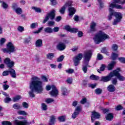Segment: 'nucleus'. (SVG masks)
<instances>
[{
  "label": "nucleus",
  "mask_w": 125,
  "mask_h": 125,
  "mask_svg": "<svg viewBox=\"0 0 125 125\" xmlns=\"http://www.w3.org/2000/svg\"><path fill=\"white\" fill-rule=\"evenodd\" d=\"M29 88L31 90L28 92L30 97L34 98L35 95L34 94V92L36 93H42L43 88L42 87V82L41 81V79L39 77L34 76L32 78V81L30 83Z\"/></svg>",
  "instance_id": "nucleus-1"
},
{
  "label": "nucleus",
  "mask_w": 125,
  "mask_h": 125,
  "mask_svg": "<svg viewBox=\"0 0 125 125\" xmlns=\"http://www.w3.org/2000/svg\"><path fill=\"white\" fill-rule=\"evenodd\" d=\"M83 56L84 60L82 65V70L84 74H86L87 73V67H90V66L88 65V64L92 56V52L90 50L84 52Z\"/></svg>",
  "instance_id": "nucleus-2"
},
{
  "label": "nucleus",
  "mask_w": 125,
  "mask_h": 125,
  "mask_svg": "<svg viewBox=\"0 0 125 125\" xmlns=\"http://www.w3.org/2000/svg\"><path fill=\"white\" fill-rule=\"evenodd\" d=\"M106 39H109V36L102 31H100L95 35L94 41L96 44H99L100 42H104Z\"/></svg>",
  "instance_id": "nucleus-3"
},
{
  "label": "nucleus",
  "mask_w": 125,
  "mask_h": 125,
  "mask_svg": "<svg viewBox=\"0 0 125 125\" xmlns=\"http://www.w3.org/2000/svg\"><path fill=\"white\" fill-rule=\"evenodd\" d=\"M1 50L4 53H8L9 54H10L15 51V47L12 42H9L7 44V48H2L1 49Z\"/></svg>",
  "instance_id": "nucleus-4"
},
{
  "label": "nucleus",
  "mask_w": 125,
  "mask_h": 125,
  "mask_svg": "<svg viewBox=\"0 0 125 125\" xmlns=\"http://www.w3.org/2000/svg\"><path fill=\"white\" fill-rule=\"evenodd\" d=\"M55 10H53L50 12L48 13L42 21L43 24H45V22L48 21L49 19L53 20L55 18Z\"/></svg>",
  "instance_id": "nucleus-5"
},
{
  "label": "nucleus",
  "mask_w": 125,
  "mask_h": 125,
  "mask_svg": "<svg viewBox=\"0 0 125 125\" xmlns=\"http://www.w3.org/2000/svg\"><path fill=\"white\" fill-rule=\"evenodd\" d=\"M120 72H121V69L120 68L113 70L112 71L113 76V77H116L120 82H124V81H125V77L121 75Z\"/></svg>",
  "instance_id": "nucleus-6"
},
{
  "label": "nucleus",
  "mask_w": 125,
  "mask_h": 125,
  "mask_svg": "<svg viewBox=\"0 0 125 125\" xmlns=\"http://www.w3.org/2000/svg\"><path fill=\"white\" fill-rule=\"evenodd\" d=\"M114 16L115 17V19L114 20V21L112 23L113 25H118V23H120L123 19V14L120 12H115L114 13Z\"/></svg>",
  "instance_id": "nucleus-7"
},
{
  "label": "nucleus",
  "mask_w": 125,
  "mask_h": 125,
  "mask_svg": "<svg viewBox=\"0 0 125 125\" xmlns=\"http://www.w3.org/2000/svg\"><path fill=\"white\" fill-rule=\"evenodd\" d=\"M52 90L50 92L49 94L53 97H57V96L59 95V91H58V89H57L56 86L54 85H52Z\"/></svg>",
  "instance_id": "nucleus-8"
},
{
  "label": "nucleus",
  "mask_w": 125,
  "mask_h": 125,
  "mask_svg": "<svg viewBox=\"0 0 125 125\" xmlns=\"http://www.w3.org/2000/svg\"><path fill=\"white\" fill-rule=\"evenodd\" d=\"M83 59V54L80 53L75 56L73 59L74 66H78L80 64V61Z\"/></svg>",
  "instance_id": "nucleus-9"
},
{
  "label": "nucleus",
  "mask_w": 125,
  "mask_h": 125,
  "mask_svg": "<svg viewBox=\"0 0 125 125\" xmlns=\"http://www.w3.org/2000/svg\"><path fill=\"white\" fill-rule=\"evenodd\" d=\"M114 77L113 75V71L111 72L107 76H102L101 77V81L104 82V83H107V82H109L111 81V79Z\"/></svg>",
  "instance_id": "nucleus-10"
},
{
  "label": "nucleus",
  "mask_w": 125,
  "mask_h": 125,
  "mask_svg": "<svg viewBox=\"0 0 125 125\" xmlns=\"http://www.w3.org/2000/svg\"><path fill=\"white\" fill-rule=\"evenodd\" d=\"M4 62L6 65H7V67L8 68H12L13 66H14V62L13 61H11L10 59L7 58H6Z\"/></svg>",
  "instance_id": "nucleus-11"
},
{
  "label": "nucleus",
  "mask_w": 125,
  "mask_h": 125,
  "mask_svg": "<svg viewBox=\"0 0 125 125\" xmlns=\"http://www.w3.org/2000/svg\"><path fill=\"white\" fill-rule=\"evenodd\" d=\"M82 111V107L79 106L76 107L75 109V110L73 114L72 115V119H76L77 117H78V115L79 114H80V112Z\"/></svg>",
  "instance_id": "nucleus-12"
},
{
  "label": "nucleus",
  "mask_w": 125,
  "mask_h": 125,
  "mask_svg": "<svg viewBox=\"0 0 125 125\" xmlns=\"http://www.w3.org/2000/svg\"><path fill=\"white\" fill-rule=\"evenodd\" d=\"M66 48V44L62 42H59L57 45V49L60 51H63Z\"/></svg>",
  "instance_id": "nucleus-13"
},
{
  "label": "nucleus",
  "mask_w": 125,
  "mask_h": 125,
  "mask_svg": "<svg viewBox=\"0 0 125 125\" xmlns=\"http://www.w3.org/2000/svg\"><path fill=\"white\" fill-rule=\"evenodd\" d=\"M100 118V114L95 111H93L91 114V121L92 123L94 122L95 119H99Z\"/></svg>",
  "instance_id": "nucleus-14"
},
{
  "label": "nucleus",
  "mask_w": 125,
  "mask_h": 125,
  "mask_svg": "<svg viewBox=\"0 0 125 125\" xmlns=\"http://www.w3.org/2000/svg\"><path fill=\"white\" fill-rule=\"evenodd\" d=\"M65 30L68 32H70V33H78L79 30L78 28H71V26L69 25H66L65 26Z\"/></svg>",
  "instance_id": "nucleus-15"
},
{
  "label": "nucleus",
  "mask_w": 125,
  "mask_h": 125,
  "mask_svg": "<svg viewBox=\"0 0 125 125\" xmlns=\"http://www.w3.org/2000/svg\"><path fill=\"white\" fill-rule=\"evenodd\" d=\"M28 122L27 121L25 120L24 121H20L19 120H15L14 121V125H27Z\"/></svg>",
  "instance_id": "nucleus-16"
},
{
  "label": "nucleus",
  "mask_w": 125,
  "mask_h": 125,
  "mask_svg": "<svg viewBox=\"0 0 125 125\" xmlns=\"http://www.w3.org/2000/svg\"><path fill=\"white\" fill-rule=\"evenodd\" d=\"M9 73L11 75V77L13 78V79H15V78H16V72H15V70H14V69L10 68L9 69Z\"/></svg>",
  "instance_id": "nucleus-17"
},
{
  "label": "nucleus",
  "mask_w": 125,
  "mask_h": 125,
  "mask_svg": "<svg viewBox=\"0 0 125 125\" xmlns=\"http://www.w3.org/2000/svg\"><path fill=\"white\" fill-rule=\"evenodd\" d=\"M107 89L109 92H114L116 91V87L113 84H110L107 86Z\"/></svg>",
  "instance_id": "nucleus-18"
},
{
  "label": "nucleus",
  "mask_w": 125,
  "mask_h": 125,
  "mask_svg": "<svg viewBox=\"0 0 125 125\" xmlns=\"http://www.w3.org/2000/svg\"><path fill=\"white\" fill-rule=\"evenodd\" d=\"M109 7H111V8L115 7V8H117V9H123V7L121 5L114 3H110Z\"/></svg>",
  "instance_id": "nucleus-19"
},
{
  "label": "nucleus",
  "mask_w": 125,
  "mask_h": 125,
  "mask_svg": "<svg viewBox=\"0 0 125 125\" xmlns=\"http://www.w3.org/2000/svg\"><path fill=\"white\" fill-rule=\"evenodd\" d=\"M69 11V16H73L74 14L76 13V9L74 7H69L68 8Z\"/></svg>",
  "instance_id": "nucleus-20"
},
{
  "label": "nucleus",
  "mask_w": 125,
  "mask_h": 125,
  "mask_svg": "<svg viewBox=\"0 0 125 125\" xmlns=\"http://www.w3.org/2000/svg\"><path fill=\"white\" fill-rule=\"evenodd\" d=\"M44 33L46 34H52L53 33V29L51 27H47L44 29Z\"/></svg>",
  "instance_id": "nucleus-21"
},
{
  "label": "nucleus",
  "mask_w": 125,
  "mask_h": 125,
  "mask_svg": "<svg viewBox=\"0 0 125 125\" xmlns=\"http://www.w3.org/2000/svg\"><path fill=\"white\" fill-rule=\"evenodd\" d=\"M35 45L37 47H42V39L37 40Z\"/></svg>",
  "instance_id": "nucleus-22"
},
{
  "label": "nucleus",
  "mask_w": 125,
  "mask_h": 125,
  "mask_svg": "<svg viewBox=\"0 0 125 125\" xmlns=\"http://www.w3.org/2000/svg\"><path fill=\"white\" fill-rule=\"evenodd\" d=\"M95 27H96V23L94 22H92L90 25V31L95 32V31H96V29L95 28Z\"/></svg>",
  "instance_id": "nucleus-23"
},
{
  "label": "nucleus",
  "mask_w": 125,
  "mask_h": 125,
  "mask_svg": "<svg viewBox=\"0 0 125 125\" xmlns=\"http://www.w3.org/2000/svg\"><path fill=\"white\" fill-rule=\"evenodd\" d=\"M116 64V62H111L110 63H109L107 66V69L108 71H111L113 70V68L115 66V64Z\"/></svg>",
  "instance_id": "nucleus-24"
},
{
  "label": "nucleus",
  "mask_w": 125,
  "mask_h": 125,
  "mask_svg": "<svg viewBox=\"0 0 125 125\" xmlns=\"http://www.w3.org/2000/svg\"><path fill=\"white\" fill-rule=\"evenodd\" d=\"M13 109H15V110H20L21 108H22V106H21V104H18V103H16L14 104L13 105Z\"/></svg>",
  "instance_id": "nucleus-25"
},
{
  "label": "nucleus",
  "mask_w": 125,
  "mask_h": 125,
  "mask_svg": "<svg viewBox=\"0 0 125 125\" xmlns=\"http://www.w3.org/2000/svg\"><path fill=\"white\" fill-rule=\"evenodd\" d=\"M105 119L107 121H112L114 119V115L112 113H109L105 117Z\"/></svg>",
  "instance_id": "nucleus-26"
},
{
  "label": "nucleus",
  "mask_w": 125,
  "mask_h": 125,
  "mask_svg": "<svg viewBox=\"0 0 125 125\" xmlns=\"http://www.w3.org/2000/svg\"><path fill=\"white\" fill-rule=\"evenodd\" d=\"M109 10L110 14L108 16V20H111L113 18L112 16H114V10H113V9H112L111 8H110L109 9Z\"/></svg>",
  "instance_id": "nucleus-27"
},
{
  "label": "nucleus",
  "mask_w": 125,
  "mask_h": 125,
  "mask_svg": "<svg viewBox=\"0 0 125 125\" xmlns=\"http://www.w3.org/2000/svg\"><path fill=\"white\" fill-rule=\"evenodd\" d=\"M50 121L49 123V125H54V122H55V117L52 115L50 117Z\"/></svg>",
  "instance_id": "nucleus-28"
},
{
  "label": "nucleus",
  "mask_w": 125,
  "mask_h": 125,
  "mask_svg": "<svg viewBox=\"0 0 125 125\" xmlns=\"http://www.w3.org/2000/svg\"><path fill=\"white\" fill-rule=\"evenodd\" d=\"M54 57V54L53 53H49L46 55L47 59H49V60H52Z\"/></svg>",
  "instance_id": "nucleus-29"
},
{
  "label": "nucleus",
  "mask_w": 125,
  "mask_h": 125,
  "mask_svg": "<svg viewBox=\"0 0 125 125\" xmlns=\"http://www.w3.org/2000/svg\"><path fill=\"white\" fill-rule=\"evenodd\" d=\"M66 5H67L66 4H64L60 9L59 12H60V13H61V14H64L65 11H66Z\"/></svg>",
  "instance_id": "nucleus-30"
},
{
  "label": "nucleus",
  "mask_w": 125,
  "mask_h": 125,
  "mask_svg": "<svg viewBox=\"0 0 125 125\" xmlns=\"http://www.w3.org/2000/svg\"><path fill=\"white\" fill-rule=\"evenodd\" d=\"M62 94L64 96L68 95V92L67 91V89L65 87H62Z\"/></svg>",
  "instance_id": "nucleus-31"
},
{
  "label": "nucleus",
  "mask_w": 125,
  "mask_h": 125,
  "mask_svg": "<svg viewBox=\"0 0 125 125\" xmlns=\"http://www.w3.org/2000/svg\"><path fill=\"white\" fill-rule=\"evenodd\" d=\"M90 79L93 81H98L99 80V77L92 74L90 76Z\"/></svg>",
  "instance_id": "nucleus-32"
},
{
  "label": "nucleus",
  "mask_w": 125,
  "mask_h": 125,
  "mask_svg": "<svg viewBox=\"0 0 125 125\" xmlns=\"http://www.w3.org/2000/svg\"><path fill=\"white\" fill-rule=\"evenodd\" d=\"M45 102L47 103V104H49L50 103H52V102H54V100L51 98L46 99L45 100Z\"/></svg>",
  "instance_id": "nucleus-33"
},
{
  "label": "nucleus",
  "mask_w": 125,
  "mask_h": 125,
  "mask_svg": "<svg viewBox=\"0 0 125 125\" xmlns=\"http://www.w3.org/2000/svg\"><path fill=\"white\" fill-rule=\"evenodd\" d=\"M15 12L17 13V14H18L20 15V14H22V9L21 8H16L15 10Z\"/></svg>",
  "instance_id": "nucleus-34"
},
{
  "label": "nucleus",
  "mask_w": 125,
  "mask_h": 125,
  "mask_svg": "<svg viewBox=\"0 0 125 125\" xmlns=\"http://www.w3.org/2000/svg\"><path fill=\"white\" fill-rule=\"evenodd\" d=\"M10 101H11V98L9 97V96L6 97L4 99V102L6 104L9 103Z\"/></svg>",
  "instance_id": "nucleus-35"
},
{
  "label": "nucleus",
  "mask_w": 125,
  "mask_h": 125,
  "mask_svg": "<svg viewBox=\"0 0 125 125\" xmlns=\"http://www.w3.org/2000/svg\"><path fill=\"white\" fill-rule=\"evenodd\" d=\"M17 30L19 31V32H20L22 33V32H24L25 31V29L24 28V27L22 26H19L18 28H17Z\"/></svg>",
  "instance_id": "nucleus-36"
},
{
  "label": "nucleus",
  "mask_w": 125,
  "mask_h": 125,
  "mask_svg": "<svg viewBox=\"0 0 125 125\" xmlns=\"http://www.w3.org/2000/svg\"><path fill=\"white\" fill-rule=\"evenodd\" d=\"M18 115H22V116H27V113L25 111L19 110L17 112Z\"/></svg>",
  "instance_id": "nucleus-37"
},
{
  "label": "nucleus",
  "mask_w": 125,
  "mask_h": 125,
  "mask_svg": "<svg viewBox=\"0 0 125 125\" xmlns=\"http://www.w3.org/2000/svg\"><path fill=\"white\" fill-rule=\"evenodd\" d=\"M21 105L23 108H25V109H28L29 108V104H28L26 102L22 103Z\"/></svg>",
  "instance_id": "nucleus-38"
},
{
  "label": "nucleus",
  "mask_w": 125,
  "mask_h": 125,
  "mask_svg": "<svg viewBox=\"0 0 125 125\" xmlns=\"http://www.w3.org/2000/svg\"><path fill=\"white\" fill-rule=\"evenodd\" d=\"M95 92L96 94L99 95V94H101L102 93V89L101 88H98L95 90Z\"/></svg>",
  "instance_id": "nucleus-39"
},
{
  "label": "nucleus",
  "mask_w": 125,
  "mask_h": 125,
  "mask_svg": "<svg viewBox=\"0 0 125 125\" xmlns=\"http://www.w3.org/2000/svg\"><path fill=\"white\" fill-rule=\"evenodd\" d=\"M42 109L43 111H46L47 110V105L45 104L44 103H42Z\"/></svg>",
  "instance_id": "nucleus-40"
},
{
  "label": "nucleus",
  "mask_w": 125,
  "mask_h": 125,
  "mask_svg": "<svg viewBox=\"0 0 125 125\" xmlns=\"http://www.w3.org/2000/svg\"><path fill=\"white\" fill-rule=\"evenodd\" d=\"M32 9H34L36 12H38V13H41V12H42V9H41L40 8L33 7Z\"/></svg>",
  "instance_id": "nucleus-41"
},
{
  "label": "nucleus",
  "mask_w": 125,
  "mask_h": 125,
  "mask_svg": "<svg viewBox=\"0 0 125 125\" xmlns=\"http://www.w3.org/2000/svg\"><path fill=\"white\" fill-rule=\"evenodd\" d=\"M98 1L100 4V8L102 9L104 7V3L102 1V0H98Z\"/></svg>",
  "instance_id": "nucleus-42"
},
{
  "label": "nucleus",
  "mask_w": 125,
  "mask_h": 125,
  "mask_svg": "<svg viewBox=\"0 0 125 125\" xmlns=\"http://www.w3.org/2000/svg\"><path fill=\"white\" fill-rule=\"evenodd\" d=\"M21 99V96L18 95L13 98L14 102H16V101H18Z\"/></svg>",
  "instance_id": "nucleus-43"
},
{
  "label": "nucleus",
  "mask_w": 125,
  "mask_h": 125,
  "mask_svg": "<svg viewBox=\"0 0 125 125\" xmlns=\"http://www.w3.org/2000/svg\"><path fill=\"white\" fill-rule=\"evenodd\" d=\"M118 54L115 53H112V55L111 56V58L112 60H116L117 58H118Z\"/></svg>",
  "instance_id": "nucleus-44"
},
{
  "label": "nucleus",
  "mask_w": 125,
  "mask_h": 125,
  "mask_svg": "<svg viewBox=\"0 0 125 125\" xmlns=\"http://www.w3.org/2000/svg\"><path fill=\"white\" fill-rule=\"evenodd\" d=\"M36 27H38V22H34L30 25V28L31 29H35Z\"/></svg>",
  "instance_id": "nucleus-45"
},
{
  "label": "nucleus",
  "mask_w": 125,
  "mask_h": 125,
  "mask_svg": "<svg viewBox=\"0 0 125 125\" xmlns=\"http://www.w3.org/2000/svg\"><path fill=\"white\" fill-rule=\"evenodd\" d=\"M64 60V55H61L57 59V62H62Z\"/></svg>",
  "instance_id": "nucleus-46"
},
{
  "label": "nucleus",
  "mask_w": 125,
  "mask_h": 125,
  "mask_svg": "<svg viewBox=\"0 0 125 125\" xmlns=\"http://www.w3.org/2000/svg\"><path fill=\"white\" fill-rule=\"evenodd\" d=\"M118 45L116 44H114L112 45V49L114 51H117V50H118Z\"/></svg>",
  "instance_id": "nucleus-47"
},
{
  "label": "nucleus",
  "mask_w": 125,
  "mask_h": 125,
  "mask_svg": "<svg viewBox=\"0 0 125 125\" xmlns=\"http://www.w3.org/2000/svg\"><path fill=\"white\" fill-rule=\"evenodd\" d=\"M123 109L124 107L121 104L117 105L115 108L116 111H120V110H123Z\"/></svg>",
  "instance_id": "nucleus-48"
},
{
  "label": "nucleus",
  "mask_w": 125,
  "mask_h": 125,
  "mask_svg": "<svg viewBox=\"0 0 125 125\" xmlns=\"http://www.w3.org/2000/svg\"><path fill=\"white\" fill-rule=\"evenodd\" d=\"M65 72L66 73H67V74H73V73H74L75 71L74 70V69L70 68L68 70H65Z\"/></svg>",
  "instance_id": "nucleus-49"
},
{
  "label": "nucleus",
  "mask_w": 125,
  "mask_h": 125,
  "mask_svg": "<svg viewBox=\"0 0 125 125\" xmlns=\"http://www.w3.org/2000/svg\"><path fill=\"white\" fill-rule=\"evenodd\" d=\"M66 82L68 84H72L73 83V80L71 79V78H69L66 80Z\"/></svg>",
  "instance_id": "nucleus-50"
},
{
  "label": "nucleus",
  "mask_w": 125,
  "mask_h": 125,
  "mask_svg": "<svg viewBox=\"0 0 125 125\" xmlns=\"http://www.w3.org/2000/svg\"><path fill=\"white\" fill-rule=\"evenodd\" d=\"M42 80L44 83H47V82H48V79H47V78H46V77L45 76H44V75L42 76Z\"/></svg>",
  "instance_id": "nucleus-51"
},
{
  "label": "nucleus",
  "mask_w": 125,
  "mask_h": 125,
  "mask_svg": "<svg viewBox=\"0 0 125 125\" xmlns=\"http://www.w3.org/2000/svg\"><path fill=\"white\" fill-rule=\"evenodd\" d=\"M111 82L112 84H114V85H116L117 83H118V80H117V78H113Z\"/></svg>",
  "instance_id": "nucleus-52"
},
{
  "label": "nucleus",
  "mask_w": 125,
  "mask_h": 125,
  "mask_svg": "<svg viewBox=\"0 0 125 125\" xmlns=\"http://www.w3.org/2000/svg\"><path fill=\"white\" fill-rule=\"evenodd\" d=\"M31 40H32V38L28 37L27 38H26L24 40V42H25V43H29V42H31Z\"/></svg>",
  "instance_id": "nucleus-53"
},
{
  "label": "nucleus",
  "mask_w": 125,
  "mask_h": 125,
  "mask_svg": "<svg viewBox=\"0 0 125 125\" xmlns=\"http://www.w3.org/2000/svg\"><path fill=\"white\" fill-rule=\"evenodd\" d=\"M5 42H6V39L5 38H1L0 40V45H2V44Z\"/></svg>",
  "instance_id": "nucleus-54"
},
{
  "label": "nucleus",
  "mask_w": 125,
  "mask_h": 125,
  "mask_svg": "<svg viewBox=\"0 0 125 125\" xmlns=\"http://www.w3.org/2000/svg\"><path fill=\"white\" fill-rule=\"evenodd\" d=\"M58 120L60 122H65V116H61L58 117Z\"/></svg>",
  "instance_id": "nucleus-55"
},
{
  "label": "nucleus",
  "mask_w": 125,
  "mask_h": 125,
  "mask_svg": "<svg viewBox=\"0 0 125 125\" xmlns=\"http://www.w3.org/2000/svg\"><path fill=\"white\" fill-rule=\"evenodd\" d=\"M97 58L98 60H102V59H103V56H102V55L101 54H98Z\"/></svg>",
  "instance_id": "nucleus-56"
},
{
  "label": "nucleus",
  "mask_w": 125,
  "mask_h": 125,
  "mask_svg": "<svg viewBox=\"0 0 125 125\" xmlns=\"http://www.w3.org/2000/svg\"><path fill=\"white\" fill-rule=\"evenodd\" d=\"M60 28L58 27H55L53 29V32L54 33H57V32H59Z\"/></svg>",
  "instance_id": "nucleus-57"
},
{
  "label": "nucleus",
  "mask_w": 125,
  "mask_h": 125,
  "mask_svg": "<svg viewBox=\"0 0 125 125\" xmlns=\"http://www.w3.org/2000/svg\"><path fill=\"white\" fill-rule=\"evenodd\" d=\"M2 6L3 8H4V9H6V8L8 7V5L6 4L5 2H3L2 3Z\"/></svg>",
  "instance_id": "nucleus-58"
},
{
  "label": "nucleus",
  "mask_w": 125,
  "mask_h": 125,
  "mask_svg": "<svg viewBox=\"0 0 125 125\" xmlns=\"http://www.w3.org/2000/svg\"><path fill=\"white\" fill-rule=\"evenodd\" d=\"M86 101H87L86 98H84L82 99L81 100L80 103L82 104H85V103L86 102Z\"/></svg>",
  "instance_id": "nucleus-59"
},
{
  "label": "nucleus",
  "mask_w": 125,
  "mask_h": 125,
  "mask_svg": "<svg viewBox=\"0 0 125 125\" xmlns=\"http://www.w3.org/2000/svg\"><path fill=\"white\" fill-rule=\"evenodd\" d=\"M2 87L4 90H7V89L9 88V85H6V84H4L2 85Z\"/></svg>",
  "instance_id": "nucleus-60"
},
{
  "label": "nucleus",
  "mask_w": 125,
  "mask_h": 125,
  "mask_svg": "<svg viewBox=\"0 0 125 125\" xmlns=\"http://www.w3.org/2000/svg\"><path fill=\"white\" fill-rule=\"evenodd\" d=\"M105 68H106V65L102 64L100 68V71H104V70H105Z\"/></svg>",
  "instance_id": "nucleus-61"
},
{
  "label": "nucleus",
  "mask_w": 125,
  "mask_h": 125,
  "mask_svg": "<svg viewBox=\"0 0 125 125\" xmlns=\"http://www.w3.org/2000/svg\"><path fill=\"white\" fill-rule=\"evenodd\" d=\"M118 60L121 63H125V58L124 57L119 58Z\"/></svg>",
  "instance_id": "nucleus-62"
},
{
  "label": "nucleus",
  "mask_w": 125,
  "mask_h": 125,
  "mask_svg": "<svg viewBox=\"0 0 125 125\" xmlns=\"http://www.w3.org/2000/svg\"><path fill=\"white\" fill-rule=\"evenodd\" d=\"M9 75V71H4L2 73V76H8Z\"/></svg>",
  "instance_id": "nucleus-63"
},
{
  "label": "nucleus",
  "mask_w": 125,
  "mask_h": 125,
  "mask_svg": "<svg viewBox=\"0 0 125 125\" xmlns=\"http://www.w3.org/2000/svg\"><path fill=\"white\" fill-rule=\"evenodd\" d=\"M55 24V22L53 21H49L48 22V26H53Z\"/></svg>",
  "instance_id": "nucleus-64"
}]
</instances>
